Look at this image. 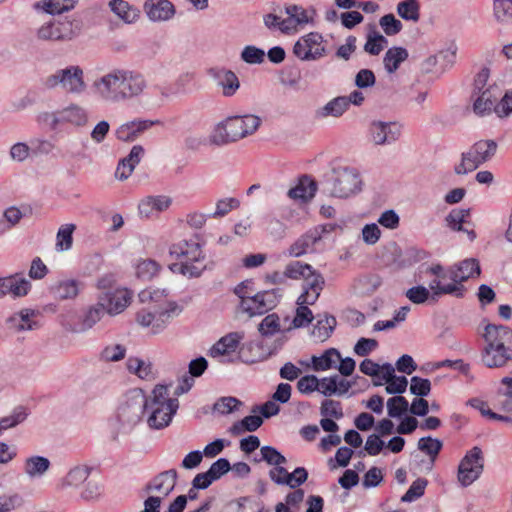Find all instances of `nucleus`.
Instances as JSON below:
<instances>
[{
    "label": "nucleus",
    "mask_w": 512,
    "mask_h": 512,
    "mask_svg": "<svg viewBox=\"0 0 512 512\" xmlns=\"http://www.w3.org/2000/svg\"><path fill=\"white\" fill-rule=\"evenodd\" d=\"M92 87L103 100L118 103L141 96L147 81L138 71L115 68L97 78Z\"/></svg>",
    "instance_id": "1"
},
{
    "label": "nucleus",
    "mask_w": 512,
    "mask_h": 512,
    "mask_svg": "<svg viewBox=\"0 0 512 512\" xmlns=\"http://www.w3.org/2000/svg\"><path fill=\"white\" fill-rule=\"evenodd\" d=\"M482 336L486 344L481 351V361L487 368H501L512 360L510 327L488 323Z\"/></svg>",
    "instance_id": "2"
},
{
    "label": "nucleus",
    "mask_w": 512,
    "mask_h": 512,
    "mask_svg": "<svg viewBox=\"0 0 512 512\" xmlns=\"http://www.w3.org/2000/svg\"><path fill=\"white\" fill-rule=\"evenodd\" d=\"M147 405L148 398L142 389H132L125 394L115 417L110 420L113 440H117L119 435H126L133 431L142 420Z\"/></svg>",
    "instance_id": "3"
},
{
    "label": "nucleus",
    "mask_w": 512,
    "mask_h": 512,
    "mask_svg": "<svg viewBox=\"0 0 512 512\" xmlns=\"http://www.w3.org/2000/svg\"><path fill=\"white\" fill-rule=\"evenodd\" d=\"M261 123V118L253 114L229 116L214 127L210 142L218 146L236 142L254 134Z\"/></svg>",
    "instance_id": "4"
},
{
    "label": "nucleus",
    "mask_w": 512,
    "mask_h": 512,
    "mask_svg": "<svg viewBox=\"0 0 512 512\" xmlns=\"http://www.w3.org/2000/svg\"><path fill=\"white\" fill-rule=\"evenodd\" d=\"M321 184L329 196L344 199L360 192L362 181L355 168L339 166L326 173Z\"/></svg>",
    "instance_id": "5"
},
{
    "label": "nucleus",
    "mask_w": 512,
    "mask_h": 512,
    "mask_svg": "<svg viewBox=\"0 0 512 512\" xmlns=\"http://www.w3.org/2000/svg\"><path fill=\"white\" fill-rule=\"evenodd\" d=\"M178 407V399L169 397L168 386L156 385L148 399L147 409L151 411L147 420L149 427L162 429L168 426Z\"/></svg>",
    "instance_id": "6"
},
{
    "label": "nucleus",
    "mask_w": 512,
    "mask_h": 512,
    "mask_svg": "<svg viewBox=\"0 0 512 512\" xmlns=\"http://www.w3.org/2000/svg\"><path fill=\"white\" fill-rule=\"evenodd\" d=\"M42 85L48 90L60 88L67 94L81 95L87 89L84 71L79 65H68L57 69L42 79Z\"/></svg>",
    "instance_id": "7"
},
{
    "label": "nucleus",
    "mask_w": 512,
    "mask_h": 512,
    "mask_svg": "<svg viewBox=\"0 0 512 512\" xmlns=\"http://www.w3.org/2000/svg\"><path fill=\"white\" fill-rule=\"evenodd\" d=\"M498 145L494 140H479L467 152L461 154V162L454 167L457 175H465L490 161L496 154Z\"/></svg>",
    "instance_id": "8"
},
{
    "label": "nucleus",
    "mask_w": 512,
    "mask_h": 512,
    "mask_svg": "<svg viewBox=\"0 0 512 512\" xmlns=\"http://www.w3.org/2000/svg\"><path fill=\"white\" fill-rule=\"evenodd\" d=\"M182 308L176 302H168L166 308L162 309H141L136 314V321L143 327H151L153 334L161 333L170 320L181 313Z\"/></svg>",
    "instance_id": "9"
},
{
    "label": "nucleus",
    "mask_w": 512,
    "mask_h": 512,
    "mask_svg": "<svg viewBox=\"0 0 512 512\" xmlns=\"http://www.w3.org/2000/svg\"><path fill=\"white\" fill-rule=\"evenodd\" d=\"M282 297L279 288L259 291L252 296L242 297L240 308L250 317L263 315L274 309Z\"/></svg>",
    "instance_id": "10"
},
{
    "label": "nucleus",
    "mask_w": 512,
    "mask_h": 512,
    "mask_svg": "<svg viewBox=\"0 0 512 512\" xmlns=\"http://www.w3.org/2000/svg\"><path fill=\"white\" fill-rule=\"evenodd\" d=\"M484 457L481 448L475 446L469 450L458 466V481L463 487L471 485L482 474Z\"/></svg>",
    "instance_id": "11"
},
{
    "label": "nucleus",
    "mask_w": 512,
    "mask_h": 512,
    "mask_svg": "<svg viewBox=\"0 0 512 512\" xmlns=\"http://www.w3.org/2000/svg\"><path fill=\"white\" fill-rule=\"evenodd\" d=\"M323 36L318 32H310L294 44L293 53L302 61H312L323 57L326 49L322 46Z\"/></svg>",
    "instance_id": "12"
},
{
    "label": "nucleus",
    "mask_w": 512,
    "mask_h": 512,
    "mask_svg": "<svg viewBox=\"0 0 512 512\" xmlns=\"http://www.w3.org/2000/svg\"><path fill=\"white\" fill-rule=\"evenodd\" d=\"M159 124L160 120L137 118L120 125L115 131V136L122 142H134L152 126Z\"/></svg>",
    "instance_id": "13"
},
{
    "label": "nucleus",
    "mask_w": 512,
    "mask_h": 512,
    "mask_svg": "<svg viewBox=\"0 0 512 512\" xmlns=\"http://www.w3.org/2000/svg\"><path fill=\"white\" fill-rule=\"evenodd\" d=\"M76 36L71 21H53L41 26L38 37L42 40L67 41Z\"/></svg>",
    "instance_id": "14"
},
{
    "label": "nucleus",
    "mask_w": 512,
    "mask_h": 512,
    "mask_svg": "<svg viewBox=\"0 0 512 512\" xmlns=\"http://www.w3.org/2000/svg\"><path fill=\"white\" fill-rule=\"evenodd\" d=\"M40 118L44 121L50 120L52 128H56L60 122H68L76 126H84L88 120L86 111L75 104L61 110L58 113V116L54 113H44Z\"/></svg>",
    "instance_id": "15"
},
{
    "label": "nucleus",
    "mask_w": 512,
    "mask_h": 512,
    "mask_svg": "<svg viewBox=\"0 0 512 512\" xmlns=\"http://www.w3.org/2000/svg\"><path fill=\"white\" fill-rule=\"evenodd\" d=\"M369 131L376 145L391 144L399 139L401 125L397 122L373 121Z\"/></svg>",
    "instance_id": "16"
},
{
    "label": "nucleus",
    "mask_w": 512,
    "mask_h": 512,
    "mask_svg": "<svg viewBox=\"0 0 512 512\" xmlns=\"http://www.w3.org/2000/svg\"><path fill=\"white\" fill-rule=\"evenodd\" d=\"M481 273L480 265L478 260L474 258H468L459 263L449 266L448 279L452 282L451 285H457L458 287H464L463 282L475 275L479 276Z\"/></svg>",
    "instance_id": "17"
},
{
    "label": "nucleus",
    "mask_w": 512,
    "mask_h": 512,
    "mask_svg": "<svg viewBox=\"0 0 512 512\" xmlns=\"http://www.w3.org/2000/svg\"><path fill=\"white\" fill-rule=\"evenodd\" d=\"M131 296L126 289L106 291L99 295L98 301L105 312L111 315L122 312L130 303Z\"/></svg>",
    "instance_id": "18"
},
{
    "label": "nucleus",
    "mask_w": 512,
    "mask_h": 512,
    "mask_svg": "<svg viewBox=\"0 0 512 512\" xmlns=\"http://www.w3.org/2000/svg\"><path fill=\"white\" fill-rule=\"evenodd\" d=\"M143 10L152 22H164L176 14L174 4L170 0H146Z\"/></svg>",
    "instance_id": "19"
},
{
    "label": "nucleus",
    "mask_w": 512,
    "mask_h": 512,
    "mask_svg": "<svg viewBox=\"0 0 512 512\" xmlns=\"http://www.w3.org/2000/svg\"><path fill=\"white\" fill-rule=\"evenodd\" d=\"M169 253L176 258L185 257L189 262L200 263L205 259L201 245L193 240H181L172 244Z\"/></svg>",
    "instance_id": "20"
},
{
    "label": "nucleus",
    "mask_w": 512,
    "mask_h": 512,
    "mask_svg": "<svg viewBox=\"0 0 512 512\" xmlns=\"http://www.w3.org/2000/svg\"><path fill=\"white\" fill-rule=\"evenodd\" d=\"M208 74L222 87V93L225 97L233 96L240 87V81L237 75L231 70L225 68H210Z\"/></svg>",
    "instance_id": "21"
},
{
    "label": "nucleus",
    "mask_w": 512,
    "mask_h": 512,
    "mask_svg": "<svg viewBox=\"0 0 512 512\" xmlns=\"http://www.w3.org/2000/svg\"><path fill=\"white\" fill-rule=\"evenodd\" d=\"M178 479V472L176 469H169L157 474L145 486L146 492L157 491L163 492L164 496H168L175 488Z\"/></svg>",
    "instance_id": "22"
},
{
    "label": "nucleus",
    "mask_w": 512,
    "mask_h": 512,
    "mask_svg": "<svg viewBox=\"0 0 512 512\" xmlns=\"http://www.w3.org/2000/svg\"><path fill=\"white\" fill-rule=\"evenodd\" d=\"M285 13L288 18L281 21L283 26L280 30L284 33L288 32L291 28H295L297 25H304L312 21V17L308 15V12L299 5L290 4L285 6Z\"/></svg>",
    "instance_id": "23"
},
{
    "label": "nucleus",
    "mask_w": 512,
    "mask_h": 512,
    "mask_svg": "<svg viewBox=\"0 0 512 512\" xmlns=\"http://www.w3.org/2000/svg\"><path fill=\"white\" fill-rule=\"evenodd\" d=\"M243 335L238 332H231L220 338L210 349L209 355L213 358L228 356L238 348Z\"/></svg>",
    "instance_id": "24"
},
{
    "label": "nucleus",
    "mask_w": 512,
    "mask_h": 512,
    "mask_svg": "<svg viewBox=\"0 0 512 512\" xmlns=\"http://www.w3.org/2000/svg\"><path fill=\"white\" fill-rule=\"evenodd\" d=\"M321 240L319 228L308 230L301 235L288 249V256L300 257L304 255L310 247Z\"/></svg>",
    "instance_id": "25"
},
{
    "label": "nucleus",
    "mask_w": 512,
    "mask_h": 512,
    "mask_svg": "<svg viewBox=\"0 0 512 512\" xmlns=\"http://www.w3.org/2000/svg\"><path fill=\"white\" fill-rule=\"evenodd\" d=\"M325 279L322 275H315L310 282L303 284V293L297 299V305H313L324 289Z\"/></svg>",
    "instance_id": "26"
},
{
    "label": "nucleus",
    "mask_w": 512,
    "mask_h": 512,
    "mask_svg": "<svg viewBox=\"0 0 512 512\" xmlns=\"http://www.w3.org/2000/svg\"><path fill=\"white\" fill-rule=\"evenodd\" d=\"M172 200L165 195L147 196L138 205L139 213L149 218L154 213L165 211L171 205Z\"/></svg>",
    "instance_id": "27"
},
{
    "label": "nucleus",
    "mask_w": 512,
    "mask_h": 512,
    "mask_svg": "<svg viewBox=\"0 0 512 512\" xmlns=\"http://www.w3.org/2000/svg\"><path fill=\"white\" fill-rule=\"evenodd\" d=\"M39 315H40L39 311L26 308V309H22L18 314L10 317L8 319V322L17 331L36 330L41 325L34 318Z\"/></svg>",
    "instance_id": "28"
},
{
    "label": "nucleus",
    "mask_w": 512,
    "mask_h": 512,
    "mask_svg": "<svg viewBox=\"0 0 512 512\" xmlns=\"http://www.w3.org/2000/svg\"><path fill=\"white\" fill-rule=\"evenodd\" d=\"M286 278L298 280L303 278L304 283L310 282L315 275H321V273L317 272L313 269L310 264L302 263L300 261H292L290 262L284 270Z\"/></svg>",
    "instance_id": "29"
},
{
    "label": "nucleus",
    "mask_w": 512,
    "mask_h": 512,
    "mask_svg": "<svg viewBox=\"0 0 512 512\" xmlns=\"http://www.w3.org/2000/svg\"><path fill=\"white\" fill-rule=\"evenodd\" d=\"M51 462L47 457L33 455L24 461V472L31 479L41 478L50 469Z\"/></svg>",
    "instance_id": "30"
},
{
    "label": "nucleus",
    "mask_w": 512,
    "mask_h": 512,
    "mask_svg": "<svg viewBox=\"0 0 512 512\" xmlns=\"http://www.w3.org/2000/svg\"><path fill=\"white\" fill-rule=\"evenodd\" d=\"M409 53L406 48L400 46H393L389 48L383 58V64L388 74L395 73L400 65L406 61Z\"/></svg>",
    "instance_id": "31"
},
{
    "label": "nucleus",
    "mask_w": 512,
    "mask_h": 512,
    "mask_svg": "<svg viewBox=\"0 0 512 512\" xmlns=\"http://www.w3.org/2000/svg\"><path fill=\"white\" fill-rule=\"evenodd\" d=\"M317 191V183L308 175H303L299 179V183L290 188L288 196L291 199L307 200L313 198Z\"/></svg>",
    "instance_id": "32"
},
{
    "label": "nucleus",
    "mask_w": 512,
    "mask_h": 512,
    "mask_svg": "<svg viewBox=\"0 0 512 512\" xmlns=\"http://www.w3.org/2000/svg\"><path fill=\"white\" fill-rule=\"evenodd\" d=\"M337 325L336 317L328 313H324V317L318 319L312 330V335L319 341L325 342L331 337Z\"/></svg>",
    "instance_id": "33"
},
{
    "label": "nucleus",
    "mask_w": 512,
    "mask_h": 512,
    "mask_svg": "<svg viewBox=\"0 0 512 512\" xmlns=\"http://www.w3.org/2000/svg\"><path fill=\"white\" fill-rule=\"evenodd\" d=\"M348 110L346 96H338L315 112L316 118L340 117Z\"/></svg>",
    "instance_id": "34"
},
{
    "label": "nucleus",
    "mask_w": 512,
    "mask_h": 512,
    "mask_svg": "<svg viewBox=\"0 0 512 512\" xmlns=\"http://www.w3.org/2000/svg\"><path fill=\"white\" fill-rule=\"evenodd\" d=\"M238 358L244 363L253 364L266 359L267 356L263 354L260 342L251 341L239 348Z\"/></svg>",
    "instance_id": "35"
},
{
    "label": "nucleus",
    "mask_w": 512,
    "mask_h": 512,
    "mask_svg": "<svg viewBox=\"0 0 512 512\" xmlns=\"http://www.w3.org/2000/svg\"><path fill=\"white\" fill-rule=\"evenodd\" d=\"M81 283L77 280H64L51 288L54 297L59 300L74 299L80 291Z\"/></svg>",
    "instance_id": "36"
},
{
    "label": "nucleus",
    "mask_w": 512,
    "mask_h": 512,
    "mask_svg": "<svg viewBox=\"0 0 512 512\" xmlns=\"http://www.w3.org/2000/svg\"><path fill=\"white\" fill-rule=\"evenodd\" d=\"M421 5L419 0H402L397 4L396 11L405 21L417 23L420 20Z\"/></svg>",
    "instance_id": "37"
},
{
    "label": "nucleus",
    "mask_w": 512,
    "mask_h": 512,
    "mask_svg": "<svg viewBox=\"0 0 512 512\" xmlns=\"http://www.w3.org/2000/svg\"><path fill=\"white\" fill-rule=\"evenodd\" d=\"M109 7L126 23H133L139 16V11L125 0H110Z\"/></svg>",
    "instance_id": "38"
},
{
    "label": "nucleus",
    "mask_w": 512,
    "mask_h": 512,
    "mask_svg": "<svg viewBox=\"0 0 512 512\" xmlns=\"http://www.w3.org/2000/svg\"><path fill=\"white\" fill-rule=\"evenodd\" d=\"M104 308L100 305V302L95 306L89 308V310L85 313L82 318L81 323L78 326H75L71 329L74 333L85 332L86 330L92 328L105 314Z\"/></svg>",
    "instance_id": "39"
},
{
    "label": "nucleus",
    "mask_w": 512,
    "mask_h": 512,
    "mask_svg": "<svg viewBox=\"0 0 512 512\" xmlns=\"http://www.w3.org/2000/svg\"><path fill=\"white\" fill-rule=\"evenodd\" d=\"M443 447L441 440L432 438L430 436L422 437L418 441V449L425 452L430 457L427 469L430 471L433 468L434 462Z\"/></svg>",
    "instance_id": "40"
},
{
    "label": "nucleus",
    "mask_w": 512,
    "mask_h": 512,
    "mask_svg": "<svg viewBox=\"0 0 512 512\" xmlns=\"http://www.w3.org/2000/svg\"><path fill=\"white\" fill-rule=\"evenodd\" d=\"M497 97L493 95L492 88L482 91L474 101L473 110L478 115H484L494 111Z\"/></svg>",
    "instance_id": "41"
},
{
    "label": "nucleus",
    "mask_w": 512,
    "mask_h": 512,
    "mask_svg": "<svg viewBox=\"0 0 512 512\" xmlns=\"http://www.w3.org/2000/svg\"><path fill=\"white\" fill-rule=\"evenodd\" d=\"M263 424V418L259 415H249L242 420L235 422L229 432L233 435H240L246 431L254 432Z\"/></svg>",
    "instance_id": "42"
},
{
    "label": "nucleus",
    "mask_w": 512,
    "mask_h": 512,
    "mask_svg": "<svg viewBox=\"0 0 512 512\" xmlns=\"http://www.w3.org/2000/svg\"><path fill=\"white\" fill-rule=\"evenodd\" d=\"M333 356L341 359V355L336 348L327 349L321 356H313L312 364L315 371H326L334 367Z\"/></svg>",
    "instance_id": "43"
},
{
    "label": "nucleus",
    "mask_w": 512,
    "mask_h": 512,
    "mask_svg": "<svg viewBox=\"0 0 512 512\" xmlns=\"http://www.w3.org/2000/svg\"><path fill=\"white\" fill-rule=\"evenodd\" d=\"M388 44V40L376 30H371L367 34V40L364 45V51L370 55L376 56Z\"/></svg>",
    "instance_id": "44"
},
{
    "label": "nucleus",
    "mask_w": 512,
    "mask_h": 512,
    "mask_svg": "<svg viewBox=\"0 0 512 512\" xmlns=\"http://www.w3.org/2000/svg\"><path fill=\"white\" fill-rule=\"evenodd\" d=\"M471 210L468 209H452L445 217L447 226L453 231H464L463 224L467 223Z\"/></svg>",
    "instance_id": "45"
},
{
    "label": "nucleus",
    "mask_w": 512,
    "mask_h": 512,
    "mask_svg": "<svg viewBox=\"0 0 512 512\" xmlns=\"http://www.w3.org/2000/svg\"><path fill=\"white\" fill-rule=\"evenodd\" d=\"M8 281L9 294L14 298L27 295L31 289L30 281L18 274L8 276Z\"/></svg>",
    "instance_id": "46"
},
{
    "label": "nucleus",
    "mask_w": 512,
    "mask_h": 512,
    "mask_svg": "<svg viewBox=\"0 0 512 512\" xmlns=\"http://www.w3.org/2000/svg\"><path fill=\"white\" fill-rule=\"evenodd\" d=\"M28 416L26 409L22 406L16 407L12 414L0 418V436L2 433L24 422Z\"/></svg>",
    "instance_id": "47"
},
{
    "label": "nucleus",
    "mask_w": 512,
    "mask_h": 512,
    "mask_svg": "<svg viewBox=\"0 0 512 512\" xmlns=\"http://www.w3.org/2000/svg\"><path fill=\"white\" fill-rule=\"evenodd\" d=\"M493 12L498 22H512V0H494Z\"/></svg>",
    "instance_id": "48"
},
{
    "label": "nucleus",
    "mask_w": 512,
    "mask_h": 512,
    "mask_svg": "<svg viewBox=\"0 0 512 512\" xmlns=\"http://www.w3.org/2000/svg\"><path fill=\"white\" fill-rule=\"evenodd\" d=\"M91 468L86 466H76L71 469L63 479L64 486H79L85 482L90 474Z\"/></svg>",
    "instance_id": "49"
},
{
    "label": "nucleus",
    "mask_w": 512,
    "mask_h": 512,
    "mask_svg": "<svg viewBox=\"0 0 512 512\" xmlns=\"http://www.w3.org/2000/svg\"><path fill=\"white\" fill-rule=\"evenodd\" d=\"M409 409V403L404 396H394L387 401V412L391 418H400Z\"/></svg>",
    "instance_id": "50"
},
{
    "label": "nucleus",
    "mask_w": 512,
    "mask_h": 512,
    "mask_svg": "<svg viewBox=\"0 0 512 512\" xmlns=\"http://www.w3.org/2000/svg\"><path fill=\"white\" fill-rule=\"evenodd\" d=\"M258 331L263 337H269L280 331V319L276 313L265 316L258 326Z\"/></svg>",
    "instance_id": "51"
},
{
    "label": "nucleus",
    "mask_w": 512,
    "mask_h": 512,
    "mask_svg": "<svg viewBox=\"0 0 512 512\" xmlns=\"http://www.w3.org/2000/svg\"><path fill=\"white\" fill-rule=\"evenodd\" d=\"M260 452V460L265 461L268 465L278 466L283 465L287 462L286 457L273 446H262L260 448Z\"/></svg>",
    "instance_id": "52"
},
{
    "label": "nucleus",
    "mask_w": 512,
    "mask_h": 512,
    "mask_svg": "<svg viewBox=\"0 0 512 512\" xmlns=\"http://www.w3.org/2000/svg\"><path fill=\"white\" fill-rule=\"evenodd\" d=\"M265 51L254 45H247L241 52V60L247 64H261L265 60Z\"/></svg>",
    "instance_id": "53"
},
{
    "label": "nucleus",
    "mask_w": 512,
    "mask_h": 512,
    "mask_svg": "<svg viewBox=\"0 0 512 512\" xmlns=\"http://www.w3.org/2000/svg\"><path fill=\"white\" fill-rule=\"evenodd\" d=\"M432 293H429L430 303L435 304L438 302L439 297L444 294L452 295L457 298H463L466 292L465 287H458L457 285L446 284L443 288H439V290H431Z\"/></svg>",
    "instance_id": "54"
},
{
    "label": "nucleus",
    "mask_w": 512,
    "mask_h": 512,
    "mask_svg": "<svg viewBox=\"0 0 512 512\" xmlns=\"http://www.w3.org/2000/svg\"><path fill=\"white\" fill-rule=\"evenodd\" d=\"M428 481L425 478H417L401 497L402 502H413L424 495Z\"/></svg>",
    "instance_id": "55"
},
{
    "label": "nucleus",
    "mask_w": 512,
    "mask_h": 512,
    "mask_svg": "<svg viewBox=\"0 0 512 512\" xmlns=\"http://www.w3.org/2000/svg\"><path fill=\"white\" fill-rule=\"evenodd\" d=\"M308 479V471L304 467H297L293 472L287 475L285 479H278L279 483H285L292 489H295L304 484Z\"/></svg>",
    "instance_id": "56"
},
{
    "label": "nucleus",
    "mask_w": 512,
    "mask_h": 512,
    "mask_svg": "<svg viewBox=\"0 0 512 512\" xmlns=\"http://www.w3.org/2000/svg\"><path fill=\"white\" fill-rule=\"evenodd\" d=\"M431 382L427 378H421L419 376H413L410 380V393L423 398L430 394Z\"/></svg>",
    "instance_id": "57"
},
{
    "label": "nucleus",
    "mask_w": 512,
    "mask_h": 512,
    "mask_svg": "<svg viewBox=\"0 0 512 512\" xmlns=\"http://www.w3.org/2000/svg\"><path fill=\"white\" fill-rule=\"evenodd\" d=\"M379 24L384 33L388 36L398 34L403 28L402 22L398 20L392 13L382 16L379 20Z\"/></svg>",
    "instance_id": "58"
},
{
    "label": "nucleus",
    "mask_w": 512,
    "mask_h": 512,
    "mask_svg": "<svg viewBox=\"0 0 512 512\" xmlns=\"http://www.w3.org/2000/svg\"><path fill=\"white\" fill-rule=\"evenodd\" d=\"M75 228L76 226L74 224H66L58 230L56 246L60 250H68L71 248L73 242L72 235Z\"/></svg>",
    "instance_id": "59"
},
{
    "label": "nucleus",
    "mask_w": 512,
    "mask_h": 512,
    "mask_svg": "<svg viewBox=\"0 0 512 512\" xmlns=\"http://www.w3.org/2000/svg\"><path fill=\"white\" fill-rule=\"evenodd\" d=\"M314 319L311 309L306 305H298L292 321L293 328L307 327Z\"/></svg>",
    "instance_id": "60"
},
{
    "label": "nucleus",
    "mask_w": 512,
    "mask_h": 512,
    "mask_svg": "<svg viewBox=\"0 0 512 512\" xmlns=\"http://www.w3.org/2000/svg\"><path fill=\"white\" fill-rule=\"evenodd\" d=\"M320 414L323 417H332L338 420L344 416L341 403L332 399L322 401Z\"/></svg>",
    "instance_id": "61"
},
{
    "label": "nucleus",
    "mask_w": 512,
    "mask_h": 512,
    "mask_svg": "<svg viewBox=\"0 0 512 512\" xmlns=\"http://www.w3.org/2000/svg\"><path fill=\"white\" fill-rule=\"evenodd\" d=\"M159 265L156 261L147 259L141 261L136 267V275L142 280H150L157 274Z\"/></svg>",
    "instance_id": "62"
},
{
    "label": "nucleus",
    "mask_w": 512,
    "mask_h": 512,
    "mask_svg": "<svg viewBox=\"0 0 512 512\" xmlns=\"http://www.w3.org/2000/svg\"><path fill=\"white\" fill-rule=\"evenodd\" d=\"M242 403L235 397H221L213 405V410L220 414H229L235 411Z\"/></svg>",
    "instance_id": "63"
},
{
    "label": "nucleus",
    "mask_w": 512,
    "mask_h": 512,
    "mask_svg": "<svg viewBox=\"0 0 512 512\" xmlns=\"http://www.w3.org/2000/svg\"><path fill=\"white\" fill-rule=\"evenodd\" d=\"M231 470V464L226 458H219L207 470L213 481L220 479Z\"/></svg>",
    "instance_id": "64"
}]
</instances>
